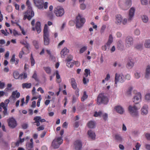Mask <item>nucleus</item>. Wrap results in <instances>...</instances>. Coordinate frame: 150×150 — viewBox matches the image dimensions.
<instances>
[{
	"mask_svg": "<svg viewBox=\"0 0 150 150\" xmlns=\"http://www.w3.org/2000/svg\"><path fill=\"white\" fill-rule=\"evenodd\" d=\"M75 149L76 150H80L82 147V143L79 140H77L74 143Z\"/></svg>",
	"mask_w": 150,
	"mask_h": 150,
	"instance_id": "16",
	"label": "nucleus"
},
{
	"mask_svg": "<svg viewBox=\"0 0 150 150\" xmlns=\"http://www.w3.org/2000/svg\"><path fill=\"white\" fill-rule=\"evenodd\" d=\"M107 49L109 50V49H108V47L106 44L102 47V49L103 50L106 51L107 50Z\"/></svg>",
	"mask_w": 150,
	"mask_h": 150,
	"instance_id": "64",
	"label": "nucleus"
},
{
	"mask_svg": "<svg viewBox=\"0 0 150 150\" xmlns=\"http://www.w3.org/2000/svg\"><path fill=\"white\" fill-rule=\"evenodd\" d=\"M33 44L36 49H38L39 48L38 43L37 41L36 40L33 41Z\"/></svg>",
	"mask_w": 150,
	"mask_h": 150,
	"instance_id": "39",
	"label": "nucleus"
},
{
	"mask_svg": "<svg viewBox=\"0 0 150 150\" xmlns=\"http://www.w3.org/2000/svg\"><path fill=\"white\" fill-rule=\"evenodd\" d=\"M43 69L46 72V73L48 74H50L51 71V68L49 67H44Z\"/></svg>",
	"mask_w": 150,
	"mask_h": 150,
	"instance_id": "36",
	"label": "nucleus"
},
{
	"mask_svg": "<svg viewBox=\"0 0 150 150\" xmlns=\"http://www.w3.org/2000/svg\"><path fill=\"white\" fill-rule=\"evenodd\" d=\"M135 77L136 78L138 79L139 78L140 76V73L136 72L134 73Z\"/></svg>",
	"mask_w": 150,
	"mask_h": 150,
	"instance_id": "52",
	"label": "nucleus"
},
{
	"mask_svg": "<svg viewBox=\"0 0 150 150\" xmlns=\"http://www.w3.org/2000/svg\"><path fill=\"white\" fill-rule=\"evenodd\" d=\"M33 120L35 121L34 123H36V125L38 127L40 125V122H43L46 121L45 119H41V117L40 116H36L35 117Z\"/></svg>",
	"mask_w": 150,
	"mask_h": 150,
	"instance_id": "10",
	"label": "nucleus"
},
{
	"mask_svg": "<svg viewBox=\"0 0 150 150\" xmlns=\"http://www.w3.org/2000/svg\"><path fill=\"white\" fill-rule=\"evenodd\" d=\"M143 45L142 44H138L135 47V48L137 49H139V50H142V49Z\"/></svg>",
	"mask_w": 150,
	"mask_h": 150,
	"instance_id": "46",
	"label": "nucleus"
},
{
	"mask_svg": "<svg viewBox=\"0 0 150 150\" xmlns=\"http://www.w3.org/2000/svg\"><path fill=\"white\" fill-rule=\"evenodd\" d=\"M63 139L62 137H56L53 141L52 146L54 149H57L62 143Z\"/></svg>",
	"mask_w": 150,
	"mask_h": 150,
	"instance_id": "5",
	"label": "nucleus"
},
{
	"mask_svg": "<svg viewBox=\"0 0 150 150\" xmlns=\"http://www.w3.org/2000/svg\"><path fill=\"white\" fill-rule=\"evenodd\" d=\"M115 139L117 142H121L122 140V137L119 134H116L115 135Z\"/></svg>",
	"mask_w": 150,
	"mask_h": 150,
	"instance_id": "33",
	"label": "nucleus"
},
{
	"mask_svg": "<svg viewBox=\"0 0 150 150\" xmlns=\"http://www.w3.org/2000/svg\"><path fill=\"white\" fill-rule=\"evenodd\" d=\"M34 3L36 6L39 9H42L43 7V0H33Z\"/></svg>",
	"mask_w": 150,
	"mask_h": 150,
	"instance_id": "11",
	"label": "nucleus"
},
{
	"mask_svg": "<svg viewBox=\"0 0 150 150\" xmlns=\"http://www.w3.org/2000/svg\"><path fill=\"white\" fill-rule=\"evenodd\" d=\"M24 54V52L23 50L21 51L19 54V57L20 58H21L22 57V55Z\"/></svg>",
	"mask_w": 150,
	"mask_h": 150,
	"instance_id": "58",
	"label": "nucleus"
},
{
	"mask_svg": "<svg viewBox=\"0 0 150 150\" xmlns=\"http://www.w3.org/2000/svg\"><path fill=\"white\" fill-rule=\"evenodd\" d=\"M106 25H103L102 26L100 30V32L101 34H102L104 32L106 28Z\"/></svg>",
	"mask_w": 150,
	"mask_h": 150,
	"instance_id": "44",
	"label": "nucleus"
},
{
	"mask_svg": "<svg viewBox=\"0 0 150 150\" xmlns=\"http://www.w3.org/2000/svg\"><path fill=\"white\" fill-rule=\"evenodd\" d=\"M7 121L8 126L12 128H14L17 126L16 122L13 117L9 118Z\"/></svg>",
	"mask_w": 150,
	"mask_h": 150,
	"instance_id": "9",
	"label": "nucleus"
},
{
	"mask_svg": "<svg viewBox=\"0 0 150 150\" xmlns=\"http://www.w3.org/2000/svg\"><path fill=\"white\" fill-rule=\"evenodd\" d=\"M14 78L16 79H23V74H19V72L17 71H15L13 73Z\"/></svg>",
	"mask_w": 150,
	"mask_h": 150,
	"instance_id": "18",
	"label": "nucleus"
},
{
	"mask_svg": "<svg viewBox=\"0 0 150 150\" xmlns=\"http://www.w3.org/2000/svg\"><path fill=\"white\" fill-rule=\"evenodd\" d=\"M71 61V59L68 60V61H67V66L69 68H72L74 66V63L70 62Z\"/></svg>",
	"mask_w": 150,
	"mask_h": 150,
	"instance_id": "37",
	"label": "nucleus"
},
{
	"mask_svg": "<svg viewBox=\"0 0 150 150\" xmlns=\"http://www.w3.org/2000/svg\"><path fill=\"white\" fill-rule=\"evenodd\" d=\"M87 126L89 128H93L95 126V123L93 121H90L88 123Z\"/></svg>",
	"mask_w": 150,
	"mask_h": 150,
	"instance_id": "31",
	"label": "nucleus"
},
{
	"mask_svg": "<svg viewBox=\"0 0 150 150\" xmlns=\"http://www.w3.org/2000/svg\"><path fill=\"white\" fill-rule=\"evenodd\" d=\"M48 16L50 19H52L53 18L54 15L52 12H51V13H48Z\"/></svg>",
	"mask_w": 150,
	"mask_h": 150,
	"instance_id": "63",
	"label": "nucleus"
},
{
	"mask_svg": "<svg viewBox=\"0 0 150 150\" xmlns=\"http://www.w3.org/2000/svg\"><path fill=\"white\" fill-rule=\"evenodd\" d=\"M5 83L4 82H1L0 81V88L3 89L4 88L5 86Z\"/></svg>",
	"mask_w": 150,
	"mask_h": 150,
	"instance_id": "62",
	"label": "nucleus"
},
{
	"mask_svg": "<svg viewBox=\"0 0 150 150\" xmlns=\"http://www.w3.org/2000/svg\"><path fill=\"white\" fill-rule=\"evenodd\" d=\"M113 38L111 34L109 35L108 41L106 43V45L108 47V49H109L110 46L113 42Z\"/></svg>",
	"mask_w": 150,
	"mask_h": 150,
	"instance_id": "26",
	"label": "nucleus"
},
{
	"mask_svg": "<svg viewBox=\"0 0 150 150\" xmlns=\"http://www.w3.org/2000/svg\"><path fill=\"white\" fill-rule=\"evenodd\" d=\"M87 77H86L85 76H84L83 77V83L84 84H86L87 82H88L89 81V80L88 79L86 78Z\"/></svg>",
	"mask_w": 150,
	"mask_h": 150,
	"instance_id": "49",
	"label": "nucleus"
},
{
	"mask_svg": "<svg viewBox=\"0 0 150 150\" xmlns=\"http://www.w3.org/2000/svg\"><path fill=\"white\" fill-rule=\"evenodd\" d=\"M141 98V94L139 92L136 93L132 99L133 101L136 104L138 103L140 101Z\"/></svg>",
	"mask_w": 150,
	"mask_h": 150,
	"instance_id": "13",
	"label": "nucleus"
},
{
	"mask_svg": "<svg viewBox=\"0 0 150 150\" xmlns=\"http://www.w3.org/2000/svg\"><path fill=\"white\" fill-rule=\"evenodd\" d=\"M42 98H41V95H39L38 96V102L37 103V105L38 107H39L40 106V101L41 100Z\"/></svg>",
	"mask_w": 150,
	"mask_h": 150,
	"instance_id": "47",
	"label": "nucleus"
},
{
	"mask_svg": "<svg viewBox=\"0 0 150 150\" xmlns=\"http://www.w3.org/2000/svg\"><path fill=\"white\" fill-rule=\"evenodd\" d=\"M79 89L77 88L75 92V93L76 95V97H79Z\"/></svg>",
	"mask_w": 150,
	"mask_h": 150,
	"instance_id": "59",
	"label": "nucleus"
},
{
	"mask_svg": "<svg viewBox=\"0 0 150 150\" xmlns=\"http://www.w3.org/2000/svg\"><path fill=\"white\" fill-rule=\"evenodd\" d=\"M80 7L81 9L83 10L86 8V6L85 4H81Z\"/></svg>",
	"mask_w": 150,
	"mask_h": 150,
	"instance_id": "57",
	"label": "nucleus"
},
{
	"mask_svg": "<svg viewBox=\"0 0 150 150\" xmlns=\"http://www.w3.org/2000/svg\"><path fill=\"white\" fill-rule=\"evenodd\" d=\"M76 26L77 28H79L82 27L86 22L85 19L82 17L80 14L76 17Z\"/></svg>",
	"mask_w": 150,
	"mask_h": 150,
	"instance_id": "3",
	"label": "nucleus"
},
{
	"mask_svg": "<svg viewBox=\"0 0 150 150\" xmlns=\"http://www.w3.org/2000/svg\"><path fill=\"white\" fill-rule=\"evenodd\" d=\"M141 3L142 4L146 5L147 4V0H141Z\"/></svg>",
	"mask_w": 150,
	"mask_h": 150,
	"instance_id": "61",
	"label": "nucleus"
},
{
	"mask_svg": "<svg viewBox=\"0 0 150 150\" xmlns=\"http://www.w3.org/2000/svg\"><path fill=\"white\" fill-rule=\"evenodd\" d=\"M15 54H13L11 59H10V62L12 64L14 63L15 65H16L18 63L19 60L18 59H15Z\"/></svg>",
	"mask_w": 150,
	"mask_h": 150,
	"instance_id": "20",
	"label": "nucleus"
},
{
	"mask_svg": "<svg viewBox=\"0 0 150 150\" xmlns=\"http://www.w3.org/2000/svg\"><path fill=\"white\" fill-rule=\"evenodd\" d=\"M0 106H1V107L3 108V109H4L7 108V106H6L4 103L2 102L0 104Z\"/></svg>",
	"mask_w": 150,
	"mask_h": 150,
	"instance_id": "54",
	"label": "nucleus"
},
{
	"mask_svg": "<svg viewBox=\"0 0 150 150\" xmlns=\"http://www.w3.org/2000/svg\"><path fill=\"white\" fill-rule=\"evenodd\" d=\"M125 2L123 5V8L124 10L128 9L132 5L131 0H125Z\"/></svg>",
	"mask_w": 150,
	"mask_h": 150,
	"instance_id": "14",
	"label": "nucleus"
},
{
	"mask_svg": "<svg viewBox=\"0 0 150 150\" xmlns=\"http://www.w3.org/2000/svg\"><path fill=\"white\" fill-rule=\"evenodd\" d=\"M54 13L57 16L61 17L64 14V11L62 7L59 6L54 8Z\"/></svg>",
	"mask_w": 150,
	"mask_h": 150,
	"instance_id": "6",
	"label": "nucleus"
},
{
	"mask_svg": "<svg viewBox=\"0 0 150 150\" xmlns=\"http://www.w3.org/2000/svg\"><path fill=\"white\" fill-rule=\"evenodd\" d=\"M27 146L28 148L31 149L33 147V144L28 142L27 143Z\"/></svg>",
	"mask_w": 150,
	"mask_h": 150,
	"instance_id": "41",
	"label": "nucleus"
},
{
	"mask_svg": "<svg viewBox=\"0 0 150 150\" xmlns=\"http://www.w3.org/2000/svg\"><path fill=\"white\" fill-rule=\"evenodd\" d=\"M125 45L127 47L131 46L133 43V39L132 37L127 36L125 40Z\"/></svg>",
	"mask_w": 150,
	"mask_h": 150,
	"instance_id": "12",
	"label": "nucleus"
},
{
	"mask_svg": "<svg viewBox=\"0 0 150 150\" xmlns=\"http://www.w3.org/2000/svg\"><path fill=\"white\" fill-rule=\"evenodd\" d=\"M26 4L28 7V10L27 11L24 13L25 14L24 16L23 19L25 20L26 18H27L28 20H30L34 16V12L32 10L31 4L29 0H27Z\"/></svg>",
	"mask_w": 150,
	"mask_h": 150,
	"instance_id": "1",
	"label": "nucleus"
},
{
	"mask_svg": "<svg viewBox=\"0 0 150 150\" xmlns=\"http://www.w3.org/2000/svg\"><path fill=\"white\" fill-rule=\"evenodd\" d=\"M70 83L72 87L74 89H76L77 88V84L75 79L74 78H71L70 79Z\"/></svg>",
	"mask_w": 150,
	"mask_h": 150,
	"instance_id": "22",
	"label": "nucleus"
},
{
	"mask_svg": "<svg viewBox=\"0 0 150 150\" xmlns=\"http://www.w3.org/2000/svg\"><path fill=\"white\" fill-rule=\"evenodd\" d=\"M147 106L144 105L141 109L142 114L143 115H146L148 113Z\"/></svg>",
	"mask_w": 150,
	"mask_h": 150,
	"instance_id": "29",
	"label": "nucleus"
},
{
	"mask_svg": "<svg viewBox=\"0 0 150 150\" xmlns=\"http://www.w3.org/2000/svg\"><path fill=\"white\" fill-rule=\"evenodd\" d=\"M108 102V98L103 93L100 94L97 98V103L98 104L101 103L107 104Z\"/></svg>",
	"mask_w": 150,
	"mask_h": 150,
	"instance_id": "4",
	"label": "nucleus"
},
{
	"mask_svg": "<svg viewBox=\"0 0 150 150\" xmlns=\"http://www.w3.org/2000/svg\"><path fill=\"white\" fill-rule=\"evenodd\" d=\"M144 45L146 48H149L150 47V40L149 39L146 40Z\"/></svg>",
	"mask_w": 150,
	"mask_h": 150,
	"instance_id": "35",
	"label": "nucleus"
},
{
	"mask_svg": "<svg viewBox=\"0 0 150 150\" xmlns=\"http://www.w3.org/2000/svg\"><path fill=\"white\" fill-rule=\"evenodd\" d=\"M132 89H133L132 87H129V88L127 91V94L128 95H131V91H132Z\"/></svg>",
	"mask_w": 150,
	"mask_h": 150,
	"instance_id": "55",
	"label": "nucleus"
},
{
	"mask_svg": "<svg viewBox=\"0 0 150 150\" xmlns=\"http://www.w3.org/2000/svg\"><path fill=\"white\" fill-rule=\"evenodd\" d=\"M87 49V47L86 46H84L81 48L80 50V53H82L83 52L85 51H86V50Z\"/></svg>",
	"mask_w": 150,
	"mask_h": 150,
	"instance_id": "50",
	"label": "nucleus"
},
{
	"mask_svg": "<svg viewBox=\"0 0 150 150\" xmlns=\"http://www.w3.org/2000/svg\"><path fill=\"white\" fill-rule=\"evenodd\" d=\"M117 47L118 50H122L124 49V46L121 40H119L117 43Z\"/></svg>",
	"mask_w": 150,
	"mask_h": 150,
	"instance_id": "23",
	"label": "nucleus"
},
{
	"mask_svg": "<svg viewBox=\"0 0 150 150\" xmlns=\"http://www.w3.org/2000/svg\"><path fill=\"white\" fill-rule=\"evenodd\" d=\"M78 97H76V96L74 95L73 96L72 100V103H74L76 102L77 100L78 99Z\"/></svg>",
	"mask_w": 150,
	"mask_h": 150,
	"instance_id": "45",
	"label": "nucleus"
},
{
	"mask_svg": "<svg viewBox=\"0 0 150 150\" xmlns=\"http://www.w3.org/2000/svg\"><path fill=\"white\" fill-rule=\"evenodd\" d=\"M6 30V32L4 30H1V33L4 35L7 36L9 34V33L8 32H7V30Z\"/></svg>",
	"mask_w": 150,
	"mask_h": 150,
	"instance_id": "48",
	"label": "nucleus"
},
{
	"mask_svg": "<svg viewBox=\"0 0 150 150\" xmlns=\"http://www.w3.org/2000/svg\"><path fill=\"white\" fill-rule=\"evenodd\" d=\"M85 73L84 74V76L86 77H87L88 75L90 76V70L88 69H85L84 70Z\"/></svg>",
	"mask_w": 150,
	"mask_h": 150,
	"instance_id": "38",
	"label": "nucleus"
},
{
	"mask_svg": "<svg viewBox=\"0 0 150 150\" xmlns=\"http://www.w3.org/2000/svg\"><path fill=\"white\" fill-rule=\"evenodd\" d=\"M125 81L124 76L122 74H115V84H116L118 82L120 83H123Z\"/></svg>",
	"mask_w": 150,
	"mask_h": 150,
	"instance_id": "8",
	"label": "nucleus"
},
{
	"mask_svg": "<svg viewBox=\"0 0 150 150\" xmlns=\"http://www.w3.org/2000/svg\"><path fill=\"white\" fill-rule=\"evenodd\" d=\"M31 86V84L30 83H23L22 84V87L23 88H30Z\"/></svg>",
	"mask_w": 150,
	"mask_h": 150,
	"instance_id": "32",
	"label": "nucleus"
},
{
	"mask_svg": "<svg viewBox=\"0 0 150 150\" xmlns=\"http://www.w3.org/2000/svg\"><path fill=\"white\" fill-rule=\"evenodd\" d=\"M32 78L34 79L36 81H39V79L38 78L37 75L36 71L34 72V74L32 76Z\"/></svg>",
	"mask_w": 150,
	"mask_h": 150,
	"instance_id": "42",
	"label": "nucleus"
},
{
	"mask_svg": "<svg viewBox=\"0 0 150 150\" xmlns=\"http://www.w3.org/2000/svg\"><path fill=\"white\" fill-rule=\"evenodd\" d=\"M47 25L45 24L43 29V40L44 44L45 45H49L50 42L49 33Z\"/></svg>",
	"mask_w": 150,
	"mask_h": 150,
	"instance_id": "2",
	"label": "nucleus"
},
{
	"mask_svg": "<svg viewBox=\"0 0 150 150\" xmlns=\"http://www.w3.org/2000/svg\"><path fill=\"white\" fill-rule=\"evenodd\" d=\"M142 19L144 23H146L147 22L148 20V17L146 16L145 15H143L142 17Z\"/></svg>",
	"mask_w": 150,
	"mask_h": 150,
	"instance_id": "43",
	"label": "nucleus"
},
{
	"mask_svg": "<svg viewBox=\"0 0 150 150\" xmlns=\"http://www.w3.org/2000/svg\"><path fill=\"white\" fill-rule=\"evenodd\" d=\"M134 63L132 59H129L126 65L128 69H132L134 66Z\"/></svg>",
	"mask_w": 150,
	"mask_h": 150,
	"instance_id": "19",
	"label": "nucleus"
},
{
	"mask_svg": "<svg viewBox=\"0 0 150 150\" xmlns=\"http://www.w3.org/2000/svg\"><path fill=\"white\" fill-rule=\"evenodd\" d=\"M150 99V94L147 93L145 95V100L146 101H149Z\"/></svg>",
	"mask_w": 150,
	"mask_h": 150,
	"instance_id": "51",
	"label": "nucleus"
},
{
	"mask_svg": "<svg viewBox=\"0 0 150 150\" xmlns=\"http://www.w3.org/2000/svg\"><path fill=\"white\" fill-rule=\"evenodd\" d=\"M150 74V66L148 65L147 66L145 71V78L148 79Z\"/></svg>",
	"mask_w": 150,
	"mask_h": 150,
	"instance_id": "25",
	"label": "nucleus"
},
{
	"mask_svg": "<svg viewBox=\"0 0 150 150\" xmlns=\"http://www.w3.org/2000/svg\"><path fill=\"white\" fill-rule=\"evenodd\" d=\"M128 110L130 114L133 116L136 117L138 116V108L135 105L132 106L129 105L128 107Z\"/></svg>",
	"mask_w": 150,
	"mask_h": 150,
	"instance_id": "7",
	"label": "nucleus"
},
{
	"mask_svg": "<svg viewBox=\"0 0 150 150\" xmlns=\"http://www.w3.org/2000/svg\"><path fill=\"white\" fill-rule=\"evenodd\" d=\"M20 96V93L18 92L17 90H16L12 92V95L10 97V98H12L13 99L15 100L16 98H19Z\"/></svg>",
	"mask_w": 150,
	"mask_h": 150,
	"instance_id": "15",
	"label": "nucleus"
},
{
	"mask_svg": "<svg viewBox=\"0 0 150 150\" xmlns=\"http://www.w3.org/2000/svg\"><path fill=\"white\" fill-rule=\"evenodd\" d=\"M56 78L58 80H59L60 78V76L59 74V71L58 70L56 71Z\"/></svg>",
	"mask_w": 150,
	"mask_h": 150,
	"instance_id": "56",
	"label": "nucleus"
},
{
	"mask_svg": "<svg viewBox=\"0 0 150 150\" xmlns=\"http://www.w3.org/2000/svg\"><path fill=\"white\" fill-rule=\"evenodd\" d=\"M88 98V95L87 94L86 91L83 92V95L81 98V100L82 101H84L86 99Z\"/></svg>",
	"mask_w": 150,
	"mask_h": 150,
	"instance_id": "34",
	"label": "nucleus"
},
{
	"mask_svg": "<svg viewBox=\"0 0 150 150\" xmlns=\"http://www.w3.org/2000/svg\"><path fill=\"white\" fill-rule=\"evenodd\" d=\"M31 56L30 57V60L31 62V66H33L35 64V61L33 57L32 54H31Z\"/></svg>",
	"mask_w": 150,
	"mask_h": 150,
	"instance_id": "40",
	"label": "nucleus"
},
{
	"mask_svg": "<svg viewBox=\"0 0 150 150\" xmlns=\"http://www.w3.org/2000/svg\"><path fill=\"white\" fill-rule=\"evenodd\" d=\"M4 109V110L3 111V114H4V115L3 117H4L6 115H8V113L7 112V108H6V109Z\"/></svg>",
	"mask_w": 150,
	"mask_h": 150,
	"instance_id": "60",
	"label": "nucleus"
},
{
	"mask_svg": "<svg viewBox=\"0 0 150 150\" xmlns=\"http://www.w3.org/2000/svg\"><path fill=\"white\" fill-rule=\"evenodd\" d=\"M117 112L120 114H122L124 112V110L120 106H118L115 108Z\"/></svg>",
	"mask_w": 150,
	"mask_h": 150,
	"instance_id": "27",
	"label": "nucleus"
},
{
	"mask_svg": "<svg viewBox=\"0 0 150 150\" xmlns=\"http://www.w3.org/2000/svg\"><path fill=\"white\" fill-rule=\"evenodd\" d=\"M21 126L23 129H25L28 128V125L27 123H23L22 125Z\"/></svg>",
	"mask_w": 150,
	"mask_h": 150,
	"instance_id": "53",
	"label": "nucleus"
},
{
	"mask_svg": "<svg viewBox=\"0 0 150 150\" xmlns=\"http://www.w3.org/2000/svg\"><path fill=\"white\" fill-rule=\"evenodd\" d=\"M88 134L89 137L91 138L92 139H95L96 135L95 133L91 130H88Z\"/></svg>",
	"mask_w": 150,
	"mask_h": 150,
	"instance_id": "28",
	"label": "nucleus"
},
{
	"mask_svg": "<svg viewBox=\"0 0 150 150\" xmlns=\"http://www.w3.org/2000/svg\"><path fill=\"white\" fill-rule=\"evenodd\" d=\"M116 23L117 24H120L122 21V18L120 14H117L116 16Z\"/></svg>",
	"mask_w": 150,
	"mask_h": 150,
	"instance_id": "21",
	"label": "nucleus"
},
{
	"mask_svg": "<svg viewBox=\"0 0 150 150\" xmlns=\"http://www.w3.org/2000/svg\"><path fill=\"white\" fill-rule=\"evenodd\" d=\"M35 29L38 33H39L41 31V23L40 22H37L35 25Z\"/></svg>",
	"mask_w": 150,
	"mask_h": 150,
	"instance_id": "24",
	"label": "nucleus"
},
{
	"mask_svg": "<svg viewBox=\"0 0 150 150\" xmlns=\"http://www.w3.org/2000/svg\"><path fill=\"white\" fill-rule=\"evenodd\" d=\"M69 50L66 47H64L60 52V54L64 56L67 55L69 52Z\"/></svg>",
	"mask_w": 150,
	"mask_h": 150,
	"instance_id": "30",
	"label": "nucleus"
},
{
	"mask_svg": "<svg viewBox=\"0 0 150 150\" xmlns=\"http://www.w3.org/2000/svg\"><path fill=\"white\" fill-rule=\"evenodd\" d=\"M135 11V9L133 7H132L130 9L129 15V17L128 19V21H130L132 19L134 15Z\"/></svg>",
	"mask_w": 150,
	"mask_h": 150,
	"instance_id": "17",
	"label": "nucleus"
}]
</instances>
